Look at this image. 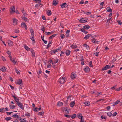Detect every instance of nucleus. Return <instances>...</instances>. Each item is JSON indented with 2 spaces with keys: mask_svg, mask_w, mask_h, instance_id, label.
<instances>
[{
  "mask_svg": "<svg viewBox=\"0 0 122 122\" xmlns=\"http://www.w3.org/2000/svg\"><path fill=\"white\" fill-rule=\"evenodd\" d=\"M75 104V101L71 102L70 104V106L71 107H73L74 106Z\"/></svg>",
  "mask_w": 122,
  "mask_h": 122,
  "instance_id": "20",
  "label": "nucleus"
},
{
  "mask_svg": "<svg viewBox=\"0 0 122 122\" xmlns=\"http://www.w3.org/2000/svg\"><path fill=\"white\" fill-rule=\"evenodd\" d=\"M58 61V59H57L56 60H55L54 61V63H52V64H55L57 63Z\"/></svg>",
  "mask_w": 122,
  "mask_h": 122,
  "instance_id": "56",
  "label": "nucleus"
},
{
  "mask_svg": "<svg viewBox=\"0 0 122 122\" xmlns=\"http://www.w3.org/2000/svg\"><path fill=\"white\" fill-rule=\"evenodd\" d=\"M63 105V103L59 101L58 102L57 106H61Z\"/></svg>",
  "mask_w": 122,
  "mask_h": 122,
  "instance_id": "21",
  "label": "nucleus"
},
{
  "mask_svg": "<svg viewBox=\"0 0 122 122\" xmlns=\"http://www.w3.org/2000/svg\"><path fill=\"white\" fill-rule=\"evenodd\" d=\"M84 70L86 73L89 72L90 71V69L88 67H86L84 69Z\"/></svg>",
  "mask_w": 122,
  "mask_h": 122,
  "instance_id": "16",
  "label": "nucleus"
},
{
  "mask_svg": "<svg viewBox=\"0 0 122 122\" xmlns=\"http://www.w3.org/2000/svg\"><path fill=\"white\" fill-rule=\"evenodd\" d=\"M13 112H6V113L8 115H10Z\"/></svg>",
  "mask_w": 122,
  "mask_h": 122,
  "instance_id": "55",
  "label": "nucleus"
},
{
  "mask_svg": "<svg viewBox=\"0 0 122 122\" xmlns=\"http://www.w3.org/2000/svg\"><path fill=\"white\" fill-rule=\"evenodd\" d=\"M53 5L56 6L58 4V1L56 0H54L53 1Z\"/></svg>",
  "mask_w": 122,
  "mask_h": 122,
  "instance_id": "24",
  "label": "nucleus"
},
{
  "mask_svg": "<svg viewBox=\"0 0 122 122\" xmlns=\"http://www.w3.org/2000/svg\"><path fill=\"white\" fill-rule=\"evenodd\" d=\"M41 6H42V4L41 3H38V4H36L35 5V7L36 8Z\"/></svg>",
  "mask_w": 122,
  "mask_h": 122,
  "instance_id": "26",
  "label": "nucleus"
},
{
  "mask_svg": "<svg viewBox=\"0 0 122 122\" xmlns=\"http://www.w3.org/2000/svg\"><path fill=\"white\" fill-rule=\"evenodd\" d=\"M70 52L71 51H70L68 50H67L66 51V55L67 56L69 55L70 54Z\"/></svg>",
  "mask_w": 122,
  "mask_h": 122,
  "instance_id": "25",
  "label": "nucleus"
},
{
  "mask_svg": "<svg viewBox=\"0 0 122 122\" xmlns=\"http://www.w3.org/2000/svg\"><path fill=\"white\" fill-rule=\"evenodd\" d=\"M14 32L16 33H18L19 32V30L17 29H15L14 30Z\"/></svg>",
  "mask_w": 122,
  "mask_h": 122,
  "instance_id": "58",
  "label": "nucleus"
},
{
  "mask_svg": "<svg viewBox=\"0 0 122 122\" xmlns=\"http://www.w3.org/2000/svg\"><path fill=\"white\" fill-rule=\"evenodd\" d=\"M8 45L9 46H11L13 44L12 41L10 40H9L8 41Z\"/></svg>",
  "mask_w": 122,
  "mask_h": 122,
  "instance_id": "11",
  "label": "nucleus"
},
{
  "mask_svg": "<svg viewBox=\"0 0 122 122\" xmlns=\"http://www.w3.org/2000/svg\"><path fill=\"white\" fill-rule=\"evenodd\" d=\"M7 53L9 56H11V54L10 51H8Z\"/></svg>",
  "mask_w": 122,
  "mask_h": 122,
  "instance_id": "59",
  "label": "nucleus"
},
{
  "mask_svg": "<svg viewBox=\"0 0 122 122\" xmlns=\"http://www.w3.org/2000/svg\"><path fill=\"white\" fill-rule=\"evenodd\" d=\"M74 74V73L73 72L72 73L70 76L71 79H74L76 78V76H75Z\"/></svg>",
  "mask_w": 122,
  "mask_h": 122,
  "instance_id": "13",
  "label": "nucleus"
},
{
  "mask_svg": "<svg viewBox=\"0 0 122 122\" xmlns=\"http://www.w3.org/2000/svg\"><path fill=\"white\" fill-rule=\"evenodd\" d=\"M16 104L20 108L23 110L24 109V106L22 103L20 102L18 103H16Z\"/></svg>",
  "mask_w": 122,
  "mask_h": 122,
  "instance_id": "3",
  "label": "nucleus"
},
{
  "mask_svg": "<svg viewBox=\"0 0 122 122\" xmlns=\"http://www.w3.org/2000/svg\"><path fill=\"white\" fill-rule=\"evenodd\" d=\"M106 10L108 12L110 13L112 12V10L109 6L108 7L106 8Z\"/></svg>",
  "mask_w": 122,
  "mask_h": 122,
  "instance_id": "19",
  "label": "nucleus"
},
{
  "mask_svg": "<svg viewBox=\"0 0 122 122\" xmlns=\"http://www.w3.org/2000/svg\"><path fill=\"white\" fill-rule=\"evenodd\" d=\"M32 36H30V38L31 39L32 41L33 42H35V40L34 38V35H33V34H32L31 35Z\"/></svg>",
  "mask_w": 122,
  "mask_h": 122,
  "instance_id": "17",
  "label": "nucleus"
},
{
  "mask_svg": "<svg viewBox=\"0 0 122 122\" xmlns=\"http://www.w3.org/2000/svg\"><path fill=\"white\" fill-rule=\"evenodd\" d=\"M44 114V112L43 111L39 112L38 115H43Z\"/></svg>",
  "mask_w": 122,
  "mask_h": 122,
  "instance_id": "43",
  "label": "nucleus"
},
{
  "mask_svg": "<svg viewBox=\"0 0 122 122\" xmlns=\"http://www.w3.org/2000/svg\"><path fill=\"white\" fill-rule=\"evenodd\" d=\"M65 78H66L65 77H61L59 78L58 81L61 84H63L66 81Z\"/></svg>",
  "mask_w": 122,
  "mask_h": 122,
  "instance_id": "1",
  "label": "nucleus"
},
{
  "mask_svg": "<svg viewBox=\"0 0 122 122\" xmlns=\"http://www.w3.org/2000/svg\"><path fill=\"white\" fill-rule=\"evenodd\" d=\"M88 21V20L86 19V18H83L80 19L79 21L81 23H85Z\"/></svg>",
  "mask_w": 122,
  "mask_h": 122,
  "instance_id": "4",
  "label": "nucleus"
},
{
  "mask_svg": "<svg viewBox=\"0 0 122 122\" xmlns=\"http://www.w3.org/2000/svg\"><path fill=\"white\" fill-rule=\"evenodd\" d=\"M41 107H40L39 108H38L36 107L34 109V111L38 112L39 110H41Z\"/></svg>",
  "mask_w": 122,
  "mask_h": 122,
  "instance_id": "30",
  "label": "nucleus"
},
{
  "mask_svg": "<svg viewBox=\"0 0 122 122\" xmlns=\"http://www.w3.org/2000/svg\"><path fill=\"white\" fill-rule=\"evenodd\" d=\"M56 35H57L56 34H54L52 35V36H50L49 37V38L50 39H52Z\"/></svg>",
  "mask_w": 122,
  "mask_h": 122,
  "instance_id": "33",
  "label": "nucleus"
},
{
  "mask_svg": "<svg viewBox=\"0 0 122 122\" xmlns=\"http://www.w3.org/2000/svg\"><path fill=\"white\" fill-rule=\"evenodd\" d=\"M101 118L102 119H106V117H105V116L104 115H103L101 116Z\"/></svg>",
  "mask_w": 122,
  "mask_h": 122,
  "instance_id": "51",
  "label": "nucleus"
},
{
  "mask_svg": "<svg viewBox=\"0 0 122 122\" xmlns=\"http://www.w3.org/2000/svg\"><path fill=\"white\" fill-rule=\"evenodd\" d=\"M77 117L79 119L83 118V116L82 115V114L80 113L78 114L77 115Z\"/></svg>",
  "mask_w": 122,
  "mask_h": 122,
  "instance_id": "23",
  "label": "nucleus"
},
{
  "mask_svg": "<svg viewBox=\"0 0 122 122\" xmlns=\"http://www.w3.org/2000/svg\"><path fill=\"white\" fill-rule=\"evenodd\" d=\"M16 84H18L20 85H23V84H22L21 83L22 82V80L21 79H19L17 81Z\"/></svg>",
  "mask_w": 122,
  "mask_h": 122,
  "instance_id": "8",
  "label": "nucleus"
},
{
  "mask_svg": "<svg viewBox=\"0 0 122 122\" xmlns=\"http://www.w3.org/2000/svg\"><path fill=\"white\" fill-rule=\"evenodd\" d=\"M110 68V66L109 65H106L105 67L103 68L101 70L102 71L105 70H106L109 69Z\"/></svg>",
  "mask_w": 122,
  "mask_h": 122,
  "instance_id": "5",
  "label": "nucleus"
},
{
  "mask_svg": "<svg viewBox=\"0 0 122 122\" xmlns=\"http://www.w3.org/2000/svg\"><path fill=\"white\" fill-rule=\"evenodd\" d=\"M21 25L22 27L24 28L25 30H27V27L25 23L24 22L22 23L21 24Z\"/></svg>",
  "mask_w": 122,
  "mask_h": 122,
  "instance_id": "10",
  "label": "nucleus"
},
{
  "mask_svg": "<svg viewBox=\"0 0 122 122\" xmlns=\"http://www.w3.org/2000/svg\"><path fill=\"white\" fill-rule=\"evenodd\" d=\"M41 30L42 31H43V33H44L45 31V28L44 27H43V28H41Z\"/></svg>",
  "mask_w": 122,
  "mask_h": 122,
  "instance_id": "64",
  "label": "nucleus"
},
{
  "mask_svg": "<svg viewBox=\"0 0 122 122\" xmlns=\"http://www.w3.org/2000/svg\"><path fill=\"white\" fill-rule=\"evenodd\" d=\"M80 61H81V64L82 65L84 64V61L83 56H82L81 57Z\"/></svg>",
  "mask_w": 122,
  "mask_h": 122,
  "instance_id": "12",
  "label": "nucleus"
},
{
  "mask_svg": "<svg viewBox=\"0 0 122 122\" xmlns=\"http://www.w3.org/2000/svg\"><path fill=\"white\" fill-rule=\"evenodd\" d=\"M0 70L3 72H4L6 71V69L4 67H2L0 69Z\"/></svg>",
  "mask_w": 122,
  "mask_h": 122,
  "instance_id": "35",
  "label": "nucleus"
},
{
  "mask_svg": "<svg viewBox=\"0 0 122 122\" xmlns=\"http://www.w3.org/2000/svg\"><path fill=\"white\" fill-rule=\"evenodd\" d=\"M4 108H0V112H2L3 113L4 112H5V111L3 112V111L4 110Z\"/></svg>",
  "mask_w": 122,
  "mask_h": 122,
  "instance_id": "57",
  "label": "nucleus"
},
{
  "mask_svg": "<svg viewBox=\"0 0 122 122\" xmlns=\"http://www.w3.org/2000/svg\"><path fill=\"white\" fill-rule=\"evenodd\" d=\"M64 116L65 117L68 118H69L71 117V115H70L65 114Z\"/></svg>",
  "mask_w": 122,
  "mask_h": 122,
  "instance_id": "45",
  "label": "nucleus"
},
{
  "mask_svg": "<svg viewBox=\"0 0 122 122\" xmlns=\"http://www.w3.org/2000/svg\"><path fill=\"white\" fill-rule=\"evenodd\" d=\"M52 13L51 10H48L47 14L49 16Z\"/></svg>",
  "mask_w": 122,
  "mask_h": 122,
  "instance_id": "42",
  "label": "nucleus"
},
{
  "mask_svg": "<svg viewBox=\"0 0 122 122\" xmlns=\"http://www.w3.org/2000/svg\"><path fill=\"white\" fill-rule=\"evenodd\" d=\"M92 35L91 34H89L85 36L84 37V39L85 40H87L88 39L89 37Z\"/></svg>",
  "mask_w": 122,
  "mask_h": 122,
  "instance_id": "14",
  "label": "nucleus"
},
{
  "mask_svg": "<svg viewBox=\"0 0 122 122\" xmlns=\"http://www.w3.org/2000/svg\"><path fill=\"white\" fill-rule=\"evenodd\" d=\"M31 52L32 53V56H35V52L34 51L32 50L31 51Z\"/></svg>",
  "mask_w": 122,
  "mask_h": 122,
  "instance_id": "54",
  "label": "nucleus"
},
{
  "mask_svg": "<svg viewBox=\"0 0 122 122\" xmlns=\"http://www.w3.org/2000/svg\"><path fill=\"white\" fill-rule=\"evenodd\" d=\"M9 107L10 108V109H12L15 108V106L12 105H9Z\"/></svg>",
  "mask_w": 122,
  "mask_h": 122,
  "instance_id": "32",
  "label": "nucleus"
},
{
  "mask_svg": "<svg viewBox=\"0 0 122 122\" xmlns=\"http://www.w3.org/2000/svg\"><path fill=\"white\" fill-rule=\"evenodd\" d=\"M61 110L63 112L66 113H69V112L67 110V108L66 107H64L61 108Z\"/></svg>",
  "mask_w": 122,
  "mask_h": 122,
  "instance_id": "2",
  "label": "nucleus"
},
{
  "mask_svg": "<svg viewBox=\"0 0 122 122\" xmlns=\"http://www.w3.org/2000/svg\"><path fill=\"white\" fill-rule=\"evenodd\" d=\"M107 114L108 116L110 117L112 115V114L111 112H109L107 113Z\"/></svg>",
  "mask_w": 122,
  "mask_h": 122,
  "instance_id": "41",
  "label": "nucleus"
},
{
  "mask_svg": "<svg viewBox=\"0 0 122 122\" xmlns=\"http://www.w3.org/2000/svg\"><path fill=\"white\" fill-rule=\"evenodd\" d=\"M25 115L27 117H30V113H28L27 112V113L25 114Z\"/></svg>",
  "mask_w": 122,
  "mask_h": 122,
  "instance_id": "49",
  "label": "nucleus"
},
{
  "mask_svg": "<svg viewBox=\"0 0 122 122\" xmlns=\"http://www.w3.org/2000/svg\"><path fill=\"white\" fill-rule=\"evenodd\" d=\"M84 104L85 105L88 106L90 104V103L88 101H86L84 102Z\"/></svg>",
  "mask_w": 122,
  "mask_h": 122,
  "instance_id": "38",
  "label": "nucleus"
},
{
  "mask_svg": "<svg viewBox=\"0 0 122 122\" xmlns=\"http://www.w3.org/2000/svg\"><path fill=\"white\" fill-rule=\"evenodd\" d=\"M55 51L54 50H51V51H50V52L51 54H52V53H53L54 54H55V52H54Z\"/></svg>",
  "mask_w": 122,
  "mask_h": 122,
  "instance_id": "63",
  "label": "nucleus"
},
{
  "mask_svg": "<svg viewBox=\"0 0 122 122\" xmlns=\"http://www.w3.org/2000/svg\"><path fill=\"white\" fill-rule=\"evenodd\" d=\"M24 48L27 51L29 50H30V48H29L26 45L24 46Z\"/></svg>",
  "mask_w": 122,
  "mask_h": 122,
  "instance_id": "46",
  "label": "nucleus"
},
{
  "mask_svg": "<svg viewBox=\"0 0 122 122\" xmlns=\"http://www.w3.org/2000/svg\"><path fill=\"white\" fill-rule=\"evenodd\" d=\"M36 71L38 75H39L40 74H42V72L41 70V69H40V70L38 72H37V71Z\"/></svg>",
  "mask_w": 122,
  "mask_h": 122,
  "instance_id": "50",
  "label": "nucleus"
},
{
  "mask_svg": "<svg viewBox=\"0 0 122 122\" xmlns=\"http://www.w3.org/2000/svg\"><path fill=\"white\" fill-rule=\"evenodd\" d=\"M22 18V19L26 22L27 21H28V19L25 17H23Z\"/></svg>",
  "mask_w": 122,
  "mask_h": 122,
  "instance_id": "37",
  "label": "nucleus"
},
{
  "mask_svg": "<svg viewBox=\"0 0 122 122\" xmlns=\"http://www.w3.org/2000/svg\"><path fill=\"white\" fill-rule=\"evenodd\" d=\"M30 31L31 33V35H32V34H33V35H34V31L32 28V27H31L30 28Z\"/></svg>",
  "mask_w": 122,
  "mask_h": 122,
  "instance_id": "29",
  "label": "nucleus"
},
{
  "mask_svg": "<svg viewBox=\"0 0 122 122\" xmlns=\"http://www.w3.org/2000/svg\"><path fill=\"white\" fill-rule=\"evenodd\" d=\"M18 119L21 122H25L26 121V120L25 118H24L23 119H22V118L19 117Z\"/></svg>",
  "mask_w": 122,
  "mask_h": 122,
  "instance_id": "15",
  "label": "nucleus"
},
{
  "mask_svg": "<svg viewBox=\"0 0 122 122\" xmlns=\"http://www.w3.org/2000/svg\"><path fill=\"white\" fill-rule=\"evenodd\" d=\"M60 37L62 39H63L65 37V35L64 34H61L60 35Z\"/></svg>",
  "mask_w": 122,
  "mask_h": 122,
  "instance_id": "52",
  "label": "nucleus"
},
{
  "mask_svg": "<svg viewBox=\"0 0 122 122\" xmlns=\"http://www.w3.org/2000/svg\"><path fill=\"white\" fill-rule=\"evenodd\" d=\"M21 11L25 16H26V15L27 14L24 11V9H23V10H21Z\"/></svg>",
  "mask_w": 122,
  "mask_h": 122,
  "instance_id": "40",
  "label": "nucleus"
},
{
  "mask_svg": "<svg viewBox=\"0 0 122 122\" xmlns=\"http://www.w3.org/2000/svg\"><path fill=\"white\" fill-rule=\"evenodd\" d=\"M81 13L84 14H86L87 15H89L90 14H91V13L90 12H84L83 11L81 12Z\"/></svg>",
  "mask_w": 122,
  "mask_h": 122,
  "instance_id": "36",
  "label": "nucleus"
},
{
  "mask_svg": "<svg viewBox=\"0 0 122 122\" xmlns=\"http://www.w3.org/2000/svg\"><path fill=\"white\" fill-rule=\"evenodd\" d=\"M10 10H11V11L10 10V14L12 13L13 12H15V8L14 6L11 7Z\"/></svg>",
  "mask_w": 122,
  "mask_h": 122,
  "instance_id": "7",
  "label": "nucleus"
},
{
  "mask_svg": "<svg viewBox=\"0 0 122 122\" xmlns=\"http://www.w3.org/2000/svg\"><path fill=\"white\" fill-rule=\"evenodd\" d=\"M60 6L62 8H66L68 6V5L66 3H65L62 5H61Z\"/></svg>",
  "mask_w": 122,
  "mask_h": 122,
  "instance_id": "6",
  "label": "nucleus"
},
{
  "mask_svg": "<svg viewBox=\"0 0 122 122\" xmlns=\"http://www.w3.org/2000/svg\"><path fill=\"white\" fill-rule=\"evenodd\" d=\"M92 42L94 43H97L98 41L96 39H94L92 40Z\"/></svg>",
  "mask_w": 122,
  "mask_h": 122,
  "instance_id": "34",
  "label": "nucleus"
},
{
  "mask_svg": "<svg viewBox=\"0 0 122 122\" xmlns=\"http://www.w3.org/2000/svg\"><path fill=\"white\" fill-rule=\"evenodd\" d=\"M70 47L73 49H74L77 47V46L75 44H73Z\"/></svg>",
  "mask_w": 122,
  "mask_h": 122,
  "instance_id": "22",
  "label": "nucleus"
},
{
  "mask_svg": "<svg viewBox=\"0 0 122 122\" xmlns=\"http://www.w3.org/2000/svg\"><path fill=\"white\" fill-rule=\"evenodd\" d=\"M85 45H86V46H85V47L87 49H88L89 48V46L86 44H85Z\"/></svg>",
  "mask_w": 122,
  "mask_h": 122,
  "instance_id": "61",
  "label": "nucleus"
},
{
  "mask_svg": "<svg viewBox=\"0 0 122 122\" xmlns=\"http://www.w3.org/2000/svg\"><path fill=\"white\" fill-rule=\"evenodd\" d=\"M116 59L115 58H114L113 60L111 61V62L113 63H114L116 61Z\"/></svg>",
  "mask_w": 122,
  "mask_h": 122,
  "instance_id": "62",
  "label": "nucleus"
},
{
  "mask_svg": "<svg viewBox=\"0 0 122 122\" xmlns=\"http://www.w3.org/2000/svg\"><path fill=\"white\" fill-rule=\"evenodd\" d=\"M13 23L15 25H16L18 22V21L15 18L13 19Z\"/></svg>",
  "mask_w": 122,
  "mask_h": 122,
  "instance_id": "18",
  "label": "nucleus"
},
{
  "mask_svg": "<svg viewBox=\"0 0 122 122\" xmlns=\"http://www.w3.org/2000/svg\"><path fill=\"white\" fill-rule=\"evenodd\" d=\"M90 26L87 25H85L83 26L84 29H88L90 28Z\"/></svg>",
  "mask_w": 122,
  "mask_h": 122,
  "instance_id": "31",
  "label": "nucleus"
},
{
  "mask_svg": "<svg viewBox=\"0 0 122 122\" xmlns=\"http://www.w3.org/2000/svg\"><path fill=\"white\" fill-rule=\"evenodd\" d=\"M12 117L13 118H16L18 119L19 118L18 115L17 114H14L12 116Z\"/></svg>",
  "mask_w": 122,
  "mask_h": 122,
  "instance_id": "27",
  "label": "nucleus"
},
{
  "mask_svg": "<svg viewBox=\"0 0 122 122\" xmlns=\"http://www.w3.org/2000/svg\"><path fill=\"white\" fill-rule=\"evenodd\" d=\"M89 65L91 67H93V65L92 64V61H90L89 63Z\"/></svg>",
  "mask_w": 122,
  "mask_h": 122,
  "instance_id": "48",
  "label": "nucleus"
},
{
  "mask_svg": "<svg viewBox=\"0 0 122 122\" xmlns=\"http://www.w3.org/2000/svg\"><path fill=\"white\" fill-rule=\"evenodd\" d=\"M15 71L18 74H20V72L18 71V70L16 68H15Z\"/></svg>",
  "mask_w": 122,
  "mask_h": 122,
  "instance_id": "39",
  "label": "nucleus"
},
{
  "mask_svg": "<svg viewBox=\"0 0 122 122\" xmlns=\"http://www.w3.org/2000/svg\"><path fill=\"white\" fill-rule=\"evenodd\" d=\"M57 50L58 52L61 51V47H58L57 49H56Z\"/></svg>",
  "mask_w": 122,
  "mask_h": 122,
  "instance_id": "60",
  "label": "nucleus"
},
{
  "mask_svg": "<svg viewBox=\"0 0 122 122\" xmlns=\"http://www.w3.org/2000/svg\"><path fill=\"white\" fill-rule=\"evenodd\" d=\"M13 97L14 98V99L15 101L16 102V103H18L20 102H19V99L18 98L16 97L15 95H12Z\"/></svg>",
  "mask_w": 122,
  "mask_h": 122,
  "instance_id": "9",
  "label": "nucleus"
},
{
  "mask_svg": "<svg viewBox=\"0 0 122 122\" xmlns=\"http://www.w3.org/2000/svg\"><path fill=\"white\" fill-rule=\"evenodd\" d=\"M81 31H82L85 34H87L88 33V32L86 31L84 29L82 28L81 30Z\"/></svg>",
  "mask_w": 122,
  "mask_h": 122,
  "instance_id": "28",
  "label": "nucleus"
},
{
  "mask_svg": "<svg viewBox=\"0 0 122 122\" xmlns=\"http://www.w3.org/2000/svg\"><path fill=\"white\" fill-rule=\"evenodd\" d=\"M11 119L12 118L10 117H6L5 118V120L7 121H8L11 120Z\"/></svg>",
  "mask_w": 122,
  "mask_h": 122,
  "instance_id": "47",
  "label": "nucleus"
},
{
  "mask_svg": "<svg viewBox=\"0 0 122 122\" xmlns=\"http://www.w3.org/2000/svg\"><path fill=\"white\" fill-rule=\"evenodd\" d=\"M76 116V114H74L72 115H71V118L72 119H73Z\"/></svg>",
  "mask_w": 122,
  "mask_h": 122,
  "instance_id": "44",
  "label": "nucleus"
},
{
  "mask_svg": "<svg viewBox=\"0 0 122 122\" xmlns=\"http://www.w3.org/2000/svg\"><path fill=\"white\" fill-rule=\"evenodd\" d=\"M120 102V101L119 100L116 101L114 103L115 105H116L118 104Z\"/></svg>",
  "mask_w": 122,
  "mask_h": 122,
  "instance_id": "53",
  "label": "nucleus"
}]
</instances>
